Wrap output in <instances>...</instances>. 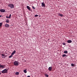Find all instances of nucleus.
<instances>
[{"label": "nucleus", "instance_id": "nucleus-1", "mask_svg": "<svg viewBox=\"0 0 77 77\" xmlns=\"http://www.w3.org/2000/svg\"><path fill=\"white\" fill-rule=\"evenodd\" d=\"M8 7H10L12 9L14 8V6L12 4H10L8 5Z\"/></svg>", "mask_w": 77, "mask_h": 77}, {"label": "nucleus", "instance_id": "nucleus-2", "mask_svg": "<svg viewBox=\"0 0 77 77\" xmlns=\"http://www.w3.org/2000/svg\"><path fill=\"white\" fill-rule=\"evenodd\" d=\"M8 72V70L7 69H5L2 71V73H7Z\"/></svg>", "mask_w": 77, "mask_h": 77}, {"label": "nucleus", "instance_id": "nucleus-3", "mask_svg": "<svg viewBox=\"0 0 77 77\" xmlns=\"http://www.w3.org/2000/svg\"><path fill=\"white\" fill-rule=\"evenodd\" d=\"M14 65H15L16 66H17L18 65H19L18 62L17 61H14Z\"/></svg>", "mask_w": 77, "mask_h": 77}, {"label": "nucleus", "instance_id": "nucleus-4", "mask_svg": "<svg viewBox=\"0 0 77 77\" xmlns=\"http://www.w3.org/2000/svg\"><path fill=\"white\" fill-rule=\"evenodd\" d=\"M42 7H45V4L44 2H42Z\"/></svg>", "mask_w": 77, "mask_h": 77}, {"label": "nucleus", "instance_id": "nucleus-5", "mask_svg": "<svg viewBox=\"0 0 77 77\" xmlns=\"http://www.w3.org/2000/svg\"><path fill=\"white\" fill-rule=\"evenodd\" d=\"M5 68L4 65H1L0 64V68Z\"/></svg>", "mask_w": 77, "mask_h": 77}, {"label": "nucleus", "instance_id": "nucleus-6", "mask_svg": "<svg viewBox=\"0 0 77 77\" xmlns=\"http://www.w3.org/2000/svg\"><path fill=\"white\" fill-rule=\"evenodd\" d=\"M16 51L15 50H14L13 52L12 53V56L13 55H14V54H15V53H16Z\"/></svg>", "mask_w": 77, "mask_h": 77}, {"label": "nucleus", "instance_id": "nucleus-7", "mask_svg": "<svg viewBox=\"0 0 77 77\" xmlns=\"http://www.w3.org/2000/svg\"><path fill=\"white\" fill-rule=\"evenodd\" d=\"M0 11L1 12H5V9H1V10H0Z\"/></svg>", "mask_w": 77, "mask_h": 77}, {"label": "nucleus", "instance_id": "nucleus-8", "mask_svg": "<svg viewBox=\"0 0 77 77\" xmlns=\"http://www.w3.org/2000/svg\"><path fill=\"white\" fill-rule=\"evenodd\" d=\"M2 58H4L6 57V56L5 55H4V54H2Z\"/></svg>", "mask_w": 77, "mask_h": 77}, {"label": "nucleus", "instance_id": "nucleus-9", "mask_svg": "<svg viewBox=\"0 0 77 77\" xmlns=\"http://www.w3.org/2000/svg\"><path fill=\"white\" fill-rule=\"evenodd\" d=\"M26 8L29 11H30L31 10V8H30V7L29 6H27Z\"/></svg>", "mask_w": 77, "mask_h": 77}, {"label": "nucleus", "instance_id": "nucleus-10", "mask_svg": "<svg viewBox=\"0 0 77 77\" xmlns=\"http://www.w3.org/2000/svg\"><path fill=\"white\" fill-rule=\"evenodd\" d=\"M52 69V67L51 66L49 67L48 68V70H49V71H51Z\"/></svg>", "mask_w": 77, "mask_h": 77}, {"label": "nucleus", "instance_id": "nucleus-11", "mask_svg": "<svg viewBox=\"0 0 77 77\" xmlns=\"http://www.w3.org/2000/svg\"><path fill=\"white\" fill-rule=\"evenodd\" d=\"M11 16V14H10L9 17H8V16H6V18H10Z\"/></svg>", "mask_w": 77, "mask_h": 77}, {"label": "nucleus", "instance_id": "nucleus-12", "mask_svg": "<svg viewBox=\"0 0 77 77\" xmlns=\"http://www.w3.org/2000/svg\"><path fill=\"white\" fill-rule=\"evenodd\" d=\"M72 42V41L71 40H68L67 41V42L68 43H71Z\"/></svg>", "mask_w": 77, "mask_h": 77}, {"label": "nucleus", "instance_id": "nucleus-13", "mask_svg": "<svg viewBox=\"0 0 77 77\" xmlns=\"http://www.w3.org/2000/svg\"><path fill=\"white\" fill-rule=\"evenodd\" d=\"M5 27H8L9 26V25L8 24H5Z\"/></svg>", "mask_w": 77, "mask_h": 77}, {"label": "nucleus", "instance_id": "nucleus-14", "mask_svg": "<svg viewBox=\"0 0 77 77\" xmlns=\"http://www.w3.org/2000/svg\"><path fill=\"white\" fill-rule=\"evenodd\" d=\"M68 56L66 55V54H63V55L62 56H63V57H65V56Z\"/></svg>", "mask_w": 77, "mask_h": 77}, {"label": "nucleus", "instance_id": "nucleus-15", "mask_svg": "<svg viewBox=\"0 0 77 77\" xmlns=\"http://www.w3.org/2000/svg\"><path fill=\"white\" fill-rule=\"evenodd\" d=\"M64 53L66 54L67 53H68V51H64Z\"/></svg>", "mask_w": 77, "mask_h": 77}, {"label": "nucleus", "instance_id": "nucleus-16", "mask_svg": "<svg viewBox=\"0 0 77 77\" xmlns=\"http://www.w3.org/2000/svg\"><path fill=\"white\" fill-rule=\"evenodd\" d=\"M6 23H9V19H6Z\"/></svg>", "mask_w": 77, "mask_h": 77}, {"label": "nucleus", "instance_id": "nucleus-17", "mask_svg": "<svg viewBox=\"0 0 77 77\" xmlns=\"http://www.w3.org/2000/svg\"><path fill=\"white\" fill-rule=\"evenodd\" d=\"M59 16H60L61 17H63V14H59Z\"/></svg>", "mask_w": 77, "mask_h": 77}, {"label": "nucleus", "instance_id": "nucleus-18", "mask_svg": "<svg viewBox=\"0 0 77 77\" xmlns=\"http://www.w3.org/2000/svg\"><path fill=\"white\" fill-rule=\"evenodd\" d=\"M45 76H46V77H48L49 75H48V74H45Z\"/></svg>", "mask_w": 77, "mask_h": 77}, {"label": "nucleus", "instance_id": "nucleus-19", "mask_svg": "<svg viewBox=\"0 0 77 77\" xmlns=\"http://www.w3.org/2000/svg\"><path fill=\"white\" fill-rule=\"evenodd\" d=\"M24 73H26L27 72V71L25 69L24 70Z\"/></svg>", "mask_w": 77, "mask_h": 77}, {"label": "nucleus", "instance_id": "nucleus-20", "mask_svg": "<svg viewBox=\"0 0 77 77\" xmlns=\"http://www.w3.org/2000/svg\"><path fill=\"white\" fill-rule=\"evenodd\" d=\"M71 65L72 66H74V64L73 63H71Z\"/></svg>", "mask_w": 77, "mask_h": 77}, {"label": "nucleus", "instance_id": "nucleus-21", "mask_svg": "<svg viewBox=\"0 0 77 77\" xmlns=\"http://www.w3.org/2000/svg\"><path fill=\"white\" fill-rule=\"evenodd\" d=\"M2 24H3V23H2V22H0V26H2Z\"/></svg>", "mask_w": 77, "mask_h": 77}, {"label": "nucleus", "instance_id": "nucleus-22", "mask_svg": "<svg viewBox=\"0 0 77 77\" xmlns=\"http://www.w3.org/2000/svg\"><path fill=\"white\" fill-rule=\"evenodd\" d=\"M19 73L18 72H16V75H19Z\"/></svg>", "mask_w": 77, "mask_h": 77}, {"label": "nucleus", "instance_id": "nucleus-23", "mask_svg": "<svg viewBox=\"0 0 77 77\" xmlns=\"http://www.w3.org/2000/svg\"><path fill=\"white\" fill-rule=\"evenodd\" d=\"M12 53H11V55L9 57V58H11V57H12Z\"/></svg>", "mask_w": 77, "mask_h": 77}, {"label": "nucleus", "instance_id": "nucleus-24", "mask_svg": "<svg viewBox=\"0 0 77 77\" xmlns=\"http://www.w3.org/2000/svg\"><path fill=\"white\" fill-rule=\"evenodd\" d=\"M38 17V15L36 14V15H35V17Z\"/></svg>", "mask_w": 77, "mask_h": 77}, {"label": "nucleus", "instance_id": "nucleus-25", "mask_svg": "<svg viewBox=\"0 0 77 77\" xmlns=\"http://www.w3.org/2000/svg\"><path fill=\"white\" fill-rule=\"evenodd\" d=\"M63 45H65L66 44L65 43H63Z\"/></svg>", "mask_w": 77, "mask_h": 77}, {"label": "nucleus", "instance_id": "nucleus-26", "mask_svg": "<svg viewBox=\"0 0 77 77\" xmlns=\"http://www.w3.org/2000/svg\"><path fill=\"white\" fill-rule=\"evenodd\" d=\"M32 8L34 9H35V8L34 6H32Z\"/></svg>", "mask_w": 77, "mask_h": 77}, {"label": "nucleus", "instance_id": "nucleus-27", "mask_svg": "<svg viewBox=\"0 0 77 77\" xmlns=\"http://www.w3.org/2000/svg\"><path fill=\"white\" fill-rule=\"evenodd\" d=\"M27 77H30V75L27 76Z\"/></svg>", "mask_w": 77, "mask_h": 77}, {"label": "nucleus", "instance_id": "nucleus-28", "mask_svg": "<svg viewBox=\"0 0 77 77\" xmlns=\"http://www.w3.org/2000/svg\"><path fill=\"white\" fill-rule=\"evenodd\" d=\"M2 17L1 15H0V17Z\"/></svg>", "mask_w": 77, "mask_h": 77}, {"label": "nucleus", "instance_id": "nucleus-29", "mask_svg": "<svg viewBox=\"0 0 77 77\" xmlns=\"http://www.w3.org/2000/svg\"><path fill=\"white\" fill-rule=\"evenodd\" d=\"M1 75V72H0V75Z\"/></svg>", "mask_w": 77, "mask_h": 77}]
</instances>
